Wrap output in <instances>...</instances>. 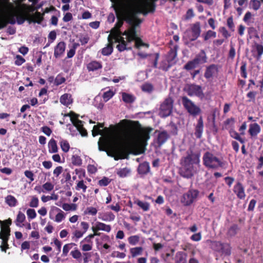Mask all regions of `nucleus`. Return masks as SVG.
<instances>
[{
	"label": "nucleus",
	"instance_id": "43",
	"mask_svg": "<svg viewBox=\"0 0 263 263\" xmlns=\"http://www.w3.org/2000/svg\"><path fill=\"white\" fill-rule=\"evenodd\" d=\"M221 250L219 252H221L225 255H229L231 254V247L228 243H222Z\"/></svg>",
	"mask_w": 263,
	"mask_h": 263
},
{
	"label": "nucleus",
	"instance_id": "33",
	"mask_svg": "<svg viewBox=\"0 0 263 263\" xmlns=\"http://www.w3.org/2000/svg\"><path fill=\"white\" fill-rule=\"evenodd\" d=\"M114 41H115L114 39L111 40V42H109V44L107 45V46L104 48H103L102 50V54L104 55H110L113 50V48L112 46V45L114 43Z\"/></svg>",
	"mask_w": 263,
	"mask_h": 263
},
{
	"label": "nucleus",
	"instance_id": "15",
	"mask_svg": "<svg viewBox=\"0 0 263 263\" xmlns=\"http://www.w3.org/2000/svg\"><path fill=\"white\" fill-rule=\"evenodd\" d=\"M233 192L236 195L237 197L240 199L245 198L246 194L245 192V188L242 184L238 182L233 187Z\"/></svg>",
	"mask_w": 263,
	"mask_h": 263
},
{
	"label": "nucleus",
	"instance_id": "53",
	"mask_svg": "<svg viewBox=\"0 0 263 263\" xmlns=\"http://www.w3.org/2000/svg\"><path fill=\"white\" fill-rule=\"evenodd\" d=\"M256 50L257 52V59H259L263 54V45L256 44L255 45Z\"/></svg>",
	"mask_w": 263,
	"mask_h": 263
},
{
	"label": "nucleus",
	"instance_id": "30",
	"mask_svg": "<svg viewBox=\"0 0 263 263\" xmlns=\"http://www.w3.org/2000/svg\"><path fill=\"white\" fill-rule=\"evenodd\" d=\"M207 242L213 250L217 252H220L221 251L222 243L220 242L208 240Z\"/></svg>",
	"mask_w": 263,
	"mask_h": 263
},
{
	"label": "nucleus",
	"instance_id": "1",
	"mask_svg": "<svg viewBox=\"0 0 263 263\" xmlns=\"http://www.w3.org/2000/svg\"><path fill=\"white\" fill-rule=\"evenodd\" d=\"M126 20L130 25V27L122 33L119 28L122 26L123 21H118L115 27L111 30L108 36V41L111 43V40L114 39L115 42L119 43L117 48L120 51L130 48L128 47V44L134 41H135V46L137 48L141 46L148 47V45L143 43L136 31V27L141 23V21L135 14L131 13L127 15Z\"/></svg>",
	"mask_w": 263,
	"mask_h": 263
},
{
	"label": "nucleus",
	"instance_id": "9",
	"mask_svg": "<svg viewBox=\"0 0 263 263\" xmlns=\"http://www.w3.org/2000/svg\"><path fill=\"white\" fill-rule=\"evenodd\" d=\"M201 33L200 24L199 22H196L192 24L190 29L184 32V37L191 41L196 40Z\"/></svg>",
	"mask_w": 263,
	"mask_h": 263
},
{
	"label": "nucleus",
	"instance_id": "42",
	"mask_svg": "<svg viewBox=\"0 0 263 263\" xmlns=\"http://www.w3.org/2000/svg\"><path fill=\"white\" fill-rule=\"evenodd\" d=\"M97 212L98 210L96 208L93 206H88L85 209L84 213L85 215L95 216L97 214Z\"/></svg>",
	"mask_w": 263,
	"mask_h": 263
},
{
	"label": "nucleus",
	"instance_id": "27",
	"mask_svg": "<svg viewBox=\"0 0 263 263\" xmlns=\"http://www.w3.org/2000/svg\"><path fill=\"white\" fill-rule=\"evenodd\" d=\"M194 60L197 65L205 63L206 62V56L205 52L203 50H201Z\"/></svg>",
	"mask_w": 263,
	"mask_h": 263
},
{
	"label": "nucleus",
	"instance_id": "64",
	"mask_svg": "<svg viewBox=\"0 0 263 263\" xmlns=\"http://www.w3.org/2000/svg\"><path fill=\"white\" fill-rule=\"evenodd\" d=\"M109 182L108 178L104 177L102 179L99 181L98 183L100 186H105L109 184Z\"/></svg>",
	"mask_w": 263,
	"mask_h": 263
},
{
	"label": "nucleus",
	"instance_id": "20",
	"mask_svg": "<svg viewBox=\"0 0 263 263\" xmlns=\"http://www.w3.org/2000/svg\"><path fill=\"white\" fill-rule=\"evenodd\" d=\"M218 72V69L216 65H211L208 67L204 73L206 79H210L215 76Z\"/></svg>",
	"mask_w": 263,
	"mask_h": 263
},
{
	"label": "nucleus",
	"instance_id": "47",
	"mask_svg": "<svg viewBox=\"0 0 263 263\" xmlns=\"http://www.w3.org/2000/svg\"><path fill=\"white\" fill-rule=\"evenodd\" d=\"M39 200L38 198L35 196L31 197V200L29 202V206L31 208H37L39 206Z\"/></svg>",
	"mask_w": 263,
	"mask_h": 263
},
{
	"label": "nucleus",
	"instance_id": "7",
	"mask_svg": "<svg viewBox=\"0 0 263 263\" xmlns=\"http://www.w3.org/2000/svg\"><path fill=\"white\" fill-rule=\"evenodd\" d=\"M65 117H69L71 122L74 127H76L77 129L79 131V133L82 136H87V131L83 127V124L82 121L78 119L79 115L75 114L73 112L71 111L69 114H65L64 116Z\"/></svg>",
	"mask_w": 263,
	"mask_h": 263
},
{
	"label": "nucleus",
	"instance_id": "6",
	"mask_svg": "<svg viewBox=\"0 0 263 263\" xmlns=\"http://www.w3.org/2000/svg\"><path fill=\"white\" fill-rule=\"evenodd\" d=\"M203 161L204 165L209 168H216L222 165L221 161L209 152H206L204 154Z\"/></svg>",
	"mask_w": 263,
	"mask_h": 263
},
{
	"label": "nucleus",
	"instance_id": "48",
	"mask_svg": "<svg viewBox=\"0 0 263 263\" xmlns=\"http://www.w3.org/2000/svg\"><path fill=\"white\" fill-rule=\"evenodd\" d=\"M92 245L91 243H85L83 241H81L80 247L83 251H89L92 249Z\"/></svg>",
	"mask_w": 263,
	"mask_h": 263
},
{
	"label": "nucleus",
	"instance_id": "16",
	"mask_svg": "<svg viewBox=\"0 0 263 263\" xmlns=\"http://www.w3.org/2000/svg\"><path fill=\"white\" fill-rule=\"evenodd\" d=\"M176 51L172 50H171L166 58L167 62L168 63L165 66H162V69L164 70H167L168 69L172 66V65L175 63V59L176 58Z\"/></svg>",
	"mask_w": 263,
	"mask_h": 263
},
{
	"label": "nucleus",
	"instance_id": "35",
	"mask_svg": "<svg viewBox=\"0 0 263 263\" xmlns=\"http://www.w3.org/2000/svg\"><path fill=\"white\" fill-rule=\"evenodd\" d=\"M130 170L127 167L119 168L117 170V175L122 178L128 176L130 173Z\"/></svg>",
	"mask_w": 263,
	"mask_h": 263
},
{
	"label": "nucleus",
	"instance_id": "57",
	"mask_svg": "<svg viewBox=\"0 0 263 263\" xmlns=\"http://www.w3.org/2000/svg\"><path fill=\"white\" fill-rule=\"evenodd\" d=\"M142 89L143 91L151 92L153 89V87L151 84L146 83L142 85Z\"/></svg>",
	"mask_w": 263,
	"mask_h": 263
},
{
	"label": "nucleus",
	"instance_id": "21",
	"mask_svg": "<svg viewBox=\"0 0 263 263\" xmlns=\"http://www.w3.org/2000/svg\"><path fill=\"white\" fill-rule=\"evenodd\" d=\"M102 68V63L97 61H91L87 65V69L89 71H95Z\"/></svg>",
	"mask_w": 263,
	"mask_h": 263
},
{
	"label": "nucleus",
	"instance_id": "63",
	"mask_svg": "<svg viewBox=\"0 0 263 263\" xmlns=\"http://www.w3.org/2000/svg\"><path fill=\"white\" fill-rule=\"evenodd\" d=\"M41 130L42 132H43L45 135H46L48 136H50L52 130L48 126H43L41 128Z\"/></svg>",
	"mask_w": 263,
	"mask_h": 263
},
{
	"label": "nucleus",
	"instance_id": "13",
	"mask_svg": "<svg viewBox=\"0 0 263 263\" xmlns=\"http://www.w3.org/2000/svg\"><path fill=\"white\" fill-rule=\"evenodd\" d=\"M187 94L190 96H196L202 98L204 97L201 87L197 85H191L187 89Z\"/></svg>",
	"mask_w": 263,
	"mask_h": 263
},
{
	"label": "nucleus",
	"instance_id": "37",
	"mask_svg": "<svg viewBox=\"0 0 263 263\" xmlns=\"http://www.w3.org/2000/svg\"><path fill=\"white\" fill-rule=\"evenodd\" d=\"M59 144L62 150L64 152L67 153L69 151L70 149V145L67 140L61 139Z\"/></svg>",
	"mask_w": 263,
	"mask_h": 263
},
{
	"label": "nucleus",
	"instance_id": "50",
	"mask_svg": "<svg viewBox=\"0 0 263 263\" xmlns=\"http://www.w3.org/2000/svg\"><path fill=\"white\" fill-rule=\"evenodd\" d=\"M237 230H238L237 226L236 225H233L229 228L227 234L229 236H231V237L234 236V235H235L236 234Z\"/></svg>",
	"mask_w": 263,
	"mask_h": 263
},
{
	"label": "nucleus",
	"instance_id": "36",
	"mask_svg": "<svg viewBox=\"0 0 263 263\" xmlns=\"http://www.w3.org/2000/svg\"><path fill=\"white\" fill-rule=\"evenodd\" d=\"M168 135L165 132H162L158 135L157 141L159 145L163 144L167 140Z\"/></svg>",
	"mask_w": 263,
	"mask_h": 263
},
{
	"label": "nucleus",
	"instance_id": "58",
	"mask_svg": "<svg viewBox=\"0 0 263 263\" xmlns=\"http://www.w3.org/2000/svg\"><path fill=\"white\" fill-rule=\"evenodd\" d=\"M70 254L72 256V257L74 259H79L81 258L82 254L80 251H79L78 249H76L73 251H72L70 252Z\"/></svg>",
	"mask_w": 263,
	"mask_h": 263
},
{
	"label": "nucleus",
	"instance_id": "52",
	"mask_svg": "<svg viewBox=\"0 0 263 263\" xmlns=\"http://www.w3.org/2000/svg\"><path fill=\"white\" fill-rule=\"evenodd\" d=\"M216 36V33L212 30H208L206 33L203 35L204 40L207 41L211 37H215Z\"/></svg>",
	"mask_w": 263,
	"mask_h": 263
},
{
	"label": "nucleus",
	"instance_id": "49",
	"mask_svg": "<svg viewBox=\"0 0 263 263\" xmlns=\"http://www.w3.org/2000/svg\"><path fill=\"white\" fill-rule=\"evenodd\" d=\"M115 95V93L112 90H108L104 92L103 95V98L105 102L108 101L110 99Z\"/></svg>",
	"mask_w": 263,
	"mask_h": 263
},
{
	"label": "nucleus",
	"instance_id": "39",
	"mask_svg": "<svg viewBox=\"0 0 263 263\" xmlns=\"http://www.w3.org/2000/svg\"><path fill=\"white\" fill-rule=\"evenodd\" d=\"M143 248L141 247L133 248L130 249V253L132 257H135L142 254Z\"/></svg>",
	"mask_w": 263,
	"mask_h": 263
},
{
	"label": "nucleus",
	"instance_id": "46",
	"mask_svg": "<svg viewBox=\"0 0 263 263\" xmlns=\"http://www.w3.org/2000/svg\"><path fill=\"white\" fill-rule=\"evenodd\" d=\"M140 240V237L138 235H133L128 238V242L133 246L136 245Z\"/></svg>",
	"mask_w": 263,
	"mask_h": 263
},
{
	"label": "nucleus",
	"instance_id": "31",
	"mask_svg": "<svg viewBox=\"0 0 263 263\" xmlns=\"http://www.w3.org/2000/svg\"><path fill=\"white\" fill-rule=\"evenodd\" d=\"M54 186V185L53 183L50 182H47L42 185L43 190L41 191L38 190L37 187H35L34 190H36L39 193H41V192H50L53 190Z\"/></svg>",
	"mask_w": 263,
	"mask_h": 263
},
{
	"label": "nucleus",
	"instance_id": "25",
	"mask_svg": "<svg viewBox=\"0 0 263 263\" xmlns=\"http://www.w3.org/2000/svg\"><path fill=\"white\" fill-rule=\"evenodd\" d=\"M60 103L66 106L72 104L73 100L71 95L69 93H65L63 95L60 99Z\"/></svg>",
	"mask_w": 263,
	"mask_h": 263
},
{
	"label": "nucleus",
	"instance_id": "14",
	"mask_svg": "<svg viewBox=\"0 0 263 263\" xmlns=\"http://www.w3.org/2000/svg\"><path fill=\"white\" fill-rule=\"evenodd\" d=\"M9 229L4 228L2 229V234L1 235V238L2 239V243L1 245V250L6 252L8 248L7 240L9 235Z\"/></svg>",
	"mask_w": 263,
	"mask_h": 263
},
{
	"label": "nucleus",
	"instance_id": "62",
	"mask_svg": "<svg viewBox=\"0 0 263 263\" xmlns=\"http://www.w3.org/2000/svg\"><path fill=\"white\" fill-rule=\"evenodd\" d=\"M219 31L222 33V35L226 38H228L231 35L229 32L226 29V28L224 27H220L219 28Z\"/></svg>",
	"mask_w": 263,
	"mask_h": 263
},
{
	"label": "nucleus",
	"instance_id": "18",
	"mask_svg": "<svg viewBox=\"0 0 263 263\" xmlns=\"http://www.w3.org/2000/svg\"><path fill=\"white\" fill-rule=\"evenodd\" d=\"M66 44L64 42H59L54 47V56L56 58L61 57L65 52Z\"/></svg>",
	"mask_w": 263,
	"mask_h": 263
},
{
	"label": "nucleus",
	"instance_id": "24",
	"mask_svg": "<svg viewBox=\"0 0 263 263\" xmlns=\"http://www.w3.org/2000/svg\"><path fill=\"white\" fill-rule=\"evenodd\" d=\"M5 202L11 208L16 206L18 203L17 199L11 195H8L5 197Z\"/></svg>",
	"mask_w": 263,
	"mask_h": 263
},
{
	"label": "nucleus",
	"instance_id": "2",
	"mask_svg": "<svg viewBox=\"0 0 263 263\" xmlns=\"http://www.w3.org/2000/svg\"><path fill=\"white\" fill-rule=\"evenodd\" d=\"M102 128L103 124L99 123L95 125L92 130L93 137L98 135L102 136L98 141L99 149L107 151L108 155L114 157L116 160L122 158L121 143L122 137L120 132L117 128L110 130L107 128L101 129Z\"/></svg>",
	"mask_w": 263,
	"mask_h": 263
},
{
	"label": "nucleus",
	"instance_id": "34",
	"mask_svg": "<svg viewBox=\"0 0 263 263\" xmlns=\"http://www.w3.org/2000/svg\"><path fill=\"white\" fill-rule=\"evenodd\" d=\"M121 94L122 100L126 103H131L135 100V97L131 94L126 92H122Z\"/></svg>",
	"mask_w": 263,
	"mask_h": 263
},
{
	"label": "nucleus",
	"instance_id": "8",
	"mask_svg": "<svg viewBox=\"0 0 263 263\" xmlns=\"http://www.w3.org/2000/svg\"><path fill=\"white\" fill-rule=\"evenodd\" d=\"M198 195L199 192L197 190H190L182 196L180 202L184 206L190 205L196 200Z\"/></svg>",
	"mask_w": 263,
	"mask_h": 263
},
{
	"label": "nucleus",
	"instance_id": "45",
	"mask_svg": "<svg viewBox=\"0 0 263 263\" xmlns=\"http://www.w3.org/2000/svg\"><path fill=\"white\" fill-rule=\"evenodd\" d=\"M26 214L29 220H32L36 217L35 211L33 209H28L27 210Z\"/></svg>",
	"mask_w": 263,
	"mask_h": 263
},
{
	"label": "nucleus",
	"instance_id": "12",
	"mask_svg": "<svg viewBox=\"0 0 263 263\" xmlns=\"http://www.w3.org/2000/svg\"><path fill=\"white\" fill-rule=\"evenodd\" d=\"M173 106V101L171 98H166L160 107L159 115L161 117H166L171 115Z\"/></svg>",
	"mask_w": 263,
	"mask_h": 263
},
{
	"label": "nucleus",
	"instance_id": "44",
	"mask_svg": "<svg viewBox=\"0 0 263 263\" xmlns=\"http://www.w3.org/2000/svg\"><path fill=\"white\" fill-rule=\"evenodd\" d=\"M87 187L85 184L84 181L83 180H81L78 182L76 186V189L77 191L82 190L83 192L85 193L86 191Z\"/></svg>",
	"mask_w": 263,
	"mask_h": 263
},
{
	"label": "nucleus",
	"instance_id": "3",
	"mask_svg": "<svg viewBox=\"0 0 263 263\" xmlns=\"http://www.w3.org/2000/svg\"><path fill=\"white\" fill-rule=\"evenodd\" d=\"M153 129L147 127L139 130L131 129L125 134V139L127 143L131 146H137L139 145H144L149 139V134Z\"/></svg>",
	"mask_w": 263,
	"mask_h": 263
},
{
	"label": "nucleus",
	"instance_id": "29",
	"mask_svg": "<svg viewBox=\"0 0 263 263\" xmlns=\"http://www.w3.org/2000/svg\"><path fill=\"white\" fill-rule=\"evenodd\" d=\"M48 151L49 153H55L58 151V147L55 140L51 139L48 143Z\"/></svg>",
	"mask_w": 263,
	"mask_h": 263
},
{
	"label": "nucleus",
	"instance_id": "4",
	"mask_svg": "<svg viewBox=\"0 0 263 263\" xmlns=\"http://www.w3.org/2000/svg\"><path fill=\"white\" fill-rule=\"evenodd\" d=\"M199 154L191 153L181 160L180 175L187 178H191L196 172L194 164H199L200 162Z\"/></svg>",
	"mask_w": 263,
	"mask_h": 263
},
{
	"label": "nucleus",
	"instance_id": "61",
	"mask_svg": "<svg viewBox=\"0 0 263 263\" xmlns=\"http://www.w3.org/2000/svg\"><path fill=\"white\" fill-rule=\"evenodd\" d=\"M241 74L242 77L246 78L247 77V73L246 71V64L243 63L240 67Z\"/></svg>",
	"mask_w": 263,
	"mask_h": 263
},
{
	"label": "nucleus",
	"instance_id": "40",
	"mask_svg": "<svg viewBox=\"0 0 263 263\" xmlns=\"http://www.w3.org/2000/svg\"><path fill=\"white\" fill-rule=\"evenodd\" d=\"M84 234L85 233L83 231L76 230L72 233V239L75 241H77L79 238H81Z\"/></svg>",
	"mask_w": 263,
	"mask_h": 263
},
{
	"label": "nucleus",
	"instance_id": "56",
	"mask_svg": "<svg viewBox=\"0 0 263 263\" xmlns=\"http://www.w3.org/2000/svg\"><path fill=\"white\" fill-rule=\"evenodd\" d=\"M203 126H200V125H197V126L196 127V131H195V133L197 138H201V137L202 136V132H203Z\"/></svg>",
	"mask_w": 263,
	"mask_h": 263
},
{
	"label": "nucleus",
	"instance_id": "32",
	"mask_svg": "<svg viewBox=\"0 0 263 263\" xmlns=\"http://www.w3.org/2000/svg\"><path fill=\"white\" fill-rule=\"evenodd\" d=\"M62 208L66 212L75 211L77 210L78 206L75 203H64L62 205Z\"/></svg>",
	"mask_w": 263,
	"mask_h": 263
},
{
	"label": "nucleus",
	"instance_id": "23",
	"mask_svg": "<svg viewBox=\"0 0 263 263\" xmlns=\"http://www.w3.org/2000/svg\"><path fill=\"white\" fill-rule=\"evenodd\" d=\"M260 126L256 123L250 124L248 132L251 137H254L260 132Z\"/></svg>",
	"mask_w": 263,
	"mask_h": 263
},
{
	"label": "nucleus",
	"instance_id": "41",
	"mask_svg": "<svg viewBox=\"0 0 263 263\" xmlns=\"http://www.w3.org/2000/svg\"><path fill=\"white\" fill-rule=\"evenodd\" d=\"M231 137L236 140H237L241 143H243L245 141L241 138L240 135L234 129H231L229 132Z\"/></svg>",
	"mask_w": 263,
	"mask_h": 263
},
{
	"label": "nucleus",
	"instance_id": "17",
	"mask_svg": "<svg viewBox=\"0 0 263 263\" xmlns=\"http://www.w3.org/2000/svg\"><path fill=\"white\" fill-rule=\"evenodd\" d=\"M92 230L96 232L98 231H103L109 233L111 231V226L104 223L97 221L96 222L95 226L91 228Z\"/></svg>",
	"mask_w": 263,
	"mask_h": 263
},
{
	"label": "nucleus",
	"instance_id": "10",
	"mask_svg": "<svg viewBox=\"0 0 263 263\" xmlns=\"http://www.w3.org/2000/svg\"><path fill=\"white\" fill-rule=\"evenodd\" d=\"M49 218L57 223H60L66 218V213L61 209L56 207H51L49 212Z\"/></svg>",
	"mask_w": 263,
	"mask_h": 263
},
{
	"label": "nucleus",
	"instance_id": "60",
	"mask_svg": "<svg viewBox=\"0 0 263 263\" xmlns=\"http://www.w3.org/2000/svg\"><path fill=\"white\" fill-rule=\"evenodd\" d=\"M25 176L30 180V182H32L34 180V174L30 171H25L24 172Z\"/></svg>",
	"mask_w": 263,
	"mask_h": 263
},
{
	"label": "nucleus",
	"instance_id": "59",
	"mask_svg": "<svg viewBox=\"0 0 263 263\" xmlns=\"http://www.w3.org/2000/svg\"><path fill=\"white\" fill-rule=\"evenodd\" d=\"M72 163L74 165H80L82 164V160L78 156H73L72 157Z\"/></svg>",
	"mask_w": 263,
	"mask_h": 263
},
{
	"label": "nucleus",
	"instance_id": "51",
	"mask_svg": "<svg viewBox=\"0 0 263 263\" xmlns=\"http://www.w3.org/2000/svg\"><path fill=\"white\" fill-rule=\"evenodd\" d=\"M75 245L74 243H68L64 246L63 248V255L66 256L69 250L72 248V246Z\"/></svg>",
	"mask_w": 263,
	"mask_h": 263
},
{
	"label": "nucleus",
	"instance_id": "26",
	"mask_svg": "<svg viewBox=\"0 0 263 263\" xmlns=\"http://www.w3.org/2000/svg\"><path fill=\"white\" fill-rule=\"evenodd\" d=\"M134 203L137 204L144 212H147L149 210L150 204L147 202L143 201L138 199H136L134 200Z\"/></svg>",
	"mask_w": 263,
	"mask_h": 263
},
{
	"label": "nucleus",
	"instance_id": "22",
	"mask_svg": "<svg viewBox=\"0 0 263 263\" xmlns=\"http://www.w3.org/2000/svg\"><path fill=\"white\" fill-rule=\"evenodd\" d=\"M26 220L25 215L21 211H18L16 215V219L14 221L15 225L20 228H22L25 226L24 223Z\"/></svg>",
	"mask_w": 263,
	"mask_h": 263
},
{
	"label": "nucleus",
	"instance_id": "54",
	"mask_svg": "<svg viewBox=\"0 0 263 263\" xmlns=\"http://www.w3.org/2000/svg\"><path fill=\"white\" fill-rule=\"evenodd\" d=\"M197 65L195 61L193 60V61L189 62L184 66V68L186 70H191L196 67Z\"/></svg>",
	"mask_w": 263,
	"mask_h": 263
},
{
	"label": "nucleus",
	"instance_id": "28",
	"mask_svg": "<svg viewBox=\"0 0 263 263\" xmlns=\"http://www.w3.org/2000/svg\"><path fill=\"white\" fill-rule=\"evenodd\" d=\"M186 253L183 252H178L176 253L175 256V262L176 263H186Z\"/></svg>",
	"mask_w": 263,
	"mask_h": 263
},
{
	"label": "nucleus",
	"instance_id": "19",
	"mask_svg": "<svg viewBox=\"0 0 263 263\" xmlns=\"http://www.w3.org/2000/svg\"><path fill=\"white\" fill-rule=\"evenodd\" d=\"M98 218L102 221H112L115 219V215L111 212H100Z\"/></svg>",
	"mask_w": 263,
	"mask_h": 263
},
{
	"label": "nucleus",
	"instance_id": "5",
	"mask_svg": "<svg viewBox=\"0 0 263 263\" xmlns=\"http://www.w3.org/2000/svg\"><path fill=\"white\" fill-rule=\"evenodd\" d=\"M10 11L6 17L0 16V29L4 27L8 23L22 24L26 19L27 13L24 8L14 9L13 6L9 5Z\"/></svg>",
	"mask_w": 263,
	"mask_h": 263
},
{
	"label": "nucleus",
	"instance_id": "38",
	"mask_svg": "<svg viewBox=\"0 0 263 263\" xmlns=\"http://www.w3.org/2000/svg\"><path fill=\"white\" fill-rule=\"evenodd\" d=\"M149 170V166L148 163L144 162L139 165L138 167L139 172L140 174H146Z\"/></svg>",
	"mask_w": 263,
	"mask_h": 263
},
{
	"label": "nucleus",
	"instance_id": "11",
	"mask_svg": "<svg viewBox=\"0 0 263 263\" xmlns=\"http://www.w3.org/2000/svg\"><path fill=\"white\" fill-rule=\"evenodd\" d=\"M182 103L188 112L193 116H197L201 111L200 108L186 97L182 98Z\"/></svg>",
	"mask_w": 263,
	"mask_h": 263
},
{
	"label": "nucleus",
	"instance_id": "55",
	"mask_svg": "<svg viewBox=\"0 0 263 263\" xmlns=\"http://www.w3.org/2000/svg\"><path fill=\"white\" fill-rule=\"evenodd\" d=\"M15 59V64L17 66H21L25 62V59L20 55H16Z\"/></svg>",
	"mask_w": 263,
	"mask_h": 263
}]
</instances>
